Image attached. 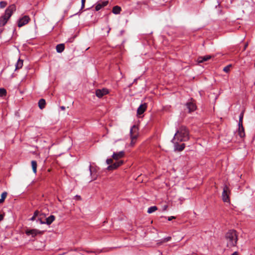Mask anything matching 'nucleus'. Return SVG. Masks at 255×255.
Returning <instances> with one entry per match:
<instances>
[{"instance_id":"nucleus-22","label":"nucleus","mask_w":255,"mask_h":255,"mask_svg":"<svg viewBox=\"0 0 255 255\" xmlns=\"http://www.w3.org/2000/svg\"><path fill=\"white\" fill-rule=\"evenodd\" d=\"M31 166L32 168V170L34 173H36V169H37V162L35 160H32L31 161Z\"/></svg>"},{"instance_id":"nucleus-32","label":"nucleus","mask_w":255,"mask_h":255,"mask_svg":"<svg viewBox=\"0 0 255 255\" xmlns=\"http://www.w3.org/2000/svg\"><path fill=\"white\" fill-rule=\"evenodd\" d=\"M113 162V160L111 158H108L107 160H106V163L107 164H112Z\"/></svg>"},{"instance_id":"nucleus-40","label":"nucleus","mask_w":255,"mask_h":255,"mask_svg":"<svg viewBox=\"0 0 255 255\" xmlns=\"http://www.w3.org/2000/svg\"><path fill=\"white\" fill-rule=\"evenodd\" d=\"M3 29L4 28L2 27H0V34L2 32Z\"/></svg>"},{"instance_id":"nucleus-34","label":"nucleus","mask_w":255,"mask_h":255,"mask_svg":"<svg viewBox=\"0 0 255 255\" xmlns=\"http://www.w3.org/2000/svg\"><path fill=\"white\" fill-rule=\"evenodd\" d=\"M243 117H244V112H242V113H241V114H240V116H239V120H243Z\"/></svg>"},{"instance_id":"nucleus-13","label":"nucleus","mask_w":255,"mask_h":255,"mask_svg":"<svg viewBox=\"0 0 255 255\" xmlns=\"http://www.w3.org/2000/svg\"><path fill=\"white\" fill-rule=\"evenodd\" d=\"M125 155L124 151H121L118 152H114L112 155L113 159L118 160L119 159L123 157Z\"/></svg>"},{"instance_id":"nucleus-36","label":"nucleus","mask_w":255,"mask_h":255,"mask_svg":"<svg viewBox=\"0 0 255 255\" xmlns=\"http://www.w3.org/2000/svg\"><path fill=\"white\" fill-rule=\"evenodd\" d=\"M89 171H90V174L91 175H92V166H91V165L90 164L89 166Z\"/></svg>"},{"instance_id":"nucleus-8","label":"nucleus","mask_w":255,"mask_h":255,"mask_svg":"<svg viewBox=\"0 0 255 255\" xmlns=\"http://www.w3.org/2000/svg\"><path fill=\"white\" fill-rule=\"evenodd\" d=\"M109 91L107 89L103 88L102 89H97L95 91V94L99 98H102L104 95L108 94Z\"/></svg>"},{"instance_id":"nucleus-20","label":"nucleus","mask_w":255,"mask_h":255,"mask_svg":"<svg viewBox=\"0 0 255 255\" xmlns=\"http://www.w3.org/2000/svg\"><path fill=\"white\" fill-rule=\"evenodd\" d=\"M45 100L43 99H41L39 100L38 102V106L40 109H43L44 108L45 106Z\"/></svg>"},{"instance_id":"nucleus-30","label":"nucleus","mask_w":255,"mask_h":255,"mask_svg":"<svg viewBox=\"0 0 255 255\" xmlns=\"http://www.w3.org/2000/svg\"><path fill=\"white\" fill-rule=\"evenodd\" d=\"M238 127H239V128H243V120H239V123H238Z\"/></svg>"},{"instance_id":"nucleus-1","label":"nucleus","mask_w":255,"mask_h":255,"mask_svg":"<svg viewBox=\"0 0 255 255\" xmlns=\"http://www.w3.org/2000/svg\"><path fill=\"white\" fill-rule=\"evenodd\" d=\"M173 138L178 141H186L190 138L189 129L184 126H180L176 129Z\"/></svg>"},{"instance_id":"nucleus-24","label":"nucleus","mask_w":255,"mask_h":255,"mask_svg":"<svg viewBox=\"0 0 255 255\" xmlns=\"http://www.w3.org/2000/svg\"><path fill=\"white\" fill-rule=\"evenodd\" d=\"M157 210V208L155 206H151L149 208H148L147 210V213L149 214H151L154 211H156Z\"/></svg>"},{"instance_id":"nucleus-47","label":"nucleus","mask_w":255,"mask_h":255,"mask_svg":"<svg viewBox=\"0 0 255 255\" xmlns=\"http://www.w3.org/2000/svg\"><path fill=\"white\" fill-rule=\"evenodd\" d=\"M110 30H111V28H110L109 29V30H108V32H109V31H110Z\"/></svg>"},{"instance_id":"nucleus-14","label":"nucleus","mask_w":255,"mask_h":255,"mask_svg":"<svg viewBox=\"0 0 255 255\" xmlns=\"http://www.w3.org/2000/svg\"><path fill=\"white\" fill-rule=\"evenodd\" d=\"M212 56L210 55H206L204 56L199 57L197 60V61L199 63H203L205 61H207L211 58Z\"/></svg>"},{"instance_id":"nucleus-27","label":"nucleus","mask_w":255,"mask_h":255,"mask_svg":"<svg viewBox=\"0 0 255 255\" xmlns=\"http://www.w3.org/2000/svg\"><path fill=\"white\" fill-rule=\"evenodd\" d=\"M232 65L231 64H229L226 67H225L223 69V71L226 73H228L230 70V68L231 67Z\"/></svg>"},{"instance_id":"nucleus-4","label":"nucleus","mask_w":255,"mask_h":255,"mask_svg":"<svg viewBox=\"0 0 255 255\" xmlns=\"http://www.w3.org/2000/svg\"><path fill=\"white\" fill-rule=\"evenodd\" d=\"M171 142L174 144V150L176 151H181L185 147V144L184 143L179 144V141L176 139V138H173L171 140Z\"/></svg>"},{"instance_id":"nucleus-12","label":"nucleus","mask_w":255,"mask_h":255,"mask_svg":"<svg viewBox=\"0 0 255 255\" xmlns=\"http://www.w3.org/2000/svg\"><path fill=\"white\" fill-rule=\"evenodd\" d=\"M186 106L188 110L189 113H191L196 109V105L193 102H188L186 104Z\"/></svg>"},{"instance_id":"nucleus-41","label":"nucleus","mask_w":255,"mask_h":255,"mask_svg":"<svg viewBox=\"0 0 255 255\" xmlns=\"http://www.w3.org/2000/svg\"><path fill=\"white\" fill-rule=\"evenodd\" d=\"M75 198H76V199H81V197H80V196H79V195H76V196H75Z\"/></svg>"},{"instance_id":"nucleus-17","label":"nucleus","mask_w":255,"mask_h":255,"mask_svg":"<svg viewBox=\"0 0 255 255\" xmlns=\"http://www.w3.org/2000/svg\"><path fill=\"white\" fill-rule=\"evenodd\" d=\"M8 19H7L3 16L0 17V27L4 26L7 23Z\"/></svg>"},{"instance_id":"nucleus-43","label":"nucleus","mask_w":255,"mask_h":255,"mask_svg":"<svg viewBox=\"0 0 255 255\" xmlns=\"http://www.w3.org/2000/svg\"><path fill=\"white\" fill-rule=\"evenodd\" d=\"M231 255H238V253L237 252H234Z\"/></svg>"},{"instance_id":"nucleus-7","label":"nucleus","mask_w":255,"mask_h":255,"mask_svg":"<svg viewBox=\"0 0 255 255\" xmlns=\"http://www.w3.org/2000/svg\"><path fill=\"white\" fill-rule=\"evenodd\" d=\"M30 20V18L27 15H24L18 20V26L21 27L27 24Z\"/></svg>"},{"instance_id":"nucleus-37","label":"nucleus","mask_w":255,"mask_h":255,"mask_svg":"<svg viewBox=\"0 0 255 255\" xmlns=\"http://www.w3.org/2000/svg\"><path fill=\"white\" fill-rule=\"evenodd\" d=\"M173 219H175V217H174V216L169 217L168 218V221H171Z\"/></svg>"},{"instance_id":"nucleus-46","label":"nucleus","mask_w":255,"mask_h":255,"mask_svg":"<svg viewBox=\"0 0 255 255\" xmlns=\"http://www.w3.org/2000/svg\"><path fill=\"white\" fill-rule=\"evenodd\" d=\"M248 46V44H246L245 45V47H244V49H246V47H247Z\"/></svg>"},{"instance_id":"nucleus-9","label":"nucleus","mask_w":255,"mask_h":255,"mask_svg":"<svg viewBox=\"0 0 255 255\" xmlns=\"http://www.w3.org/2000/svg\"><path fill=\"white\" fill-rule=\"evenodd\" d=\"M137 130V128L135 125L132 126L130 128V134L131 139V143H132L133 140L136 138L137 135L134 133L136 132Z\"/></svg>"},{"instance_id":"nucleus-25","label":"nucleus","mask_w":255,"mask_h":255,"mask_svg":"<svg viewBox=\"0 0 255 255\" xmlns=\"http://www.w3.org/2000/svg\"><path fill=\"white\" fill-rule=\"evenodd\" d=\"M6 94V91L4 88H0V97H3Z\"/></svg>"},{"instance_id":"nucleus-21","label":"nucleus","mask_w":255,"mask_h":255,"mask_svg":"<svg viewBox=\"0 0 255 255\" xmlns=\"http://www.w3.org/2000/svg\"><path fill=\"white\" fill-rule=\"evenodd\" d=\"M239 135L241 137H243L245 136V133L244 127L238 128Z\"/></svg>"},{"instance_id":"nucleus-16","label":"nucleus","mask_w":255,"mask_h":255,"mask_svg":"<svg viewBox=\"0 0 255 255\" xmlns=\"http://www.w3.org/2000/svg\"><path fill=\"white\" fill-rule=\"evenodd\" d=\"M65 48L64 44H59L56 46V51L58 53H61L62 52Z\"/></svg>"},{"instance_id":"nucleus-2","label":"nucleus","mask_w":255,"mask_h":255,"mask_svg":"<svg viewBox=\"0 0 255 255\" xmlns=\"http://www.w3.org/2000/svg\"><path fill=\"white\" fill-rule=\"evenodd\" d=\"M225 238L228 247L232 248L236 246L238 241V236L235 230H229L226 234Z\"/></svg>"},{"instance_id":"nucleus-19","label":"nucleus","mask_w":255,"mask_h":255,"mask_svg":"<svg viewBox=\"0 0 255 255\" xmlns=\"http://www.w3.org/2000/svg\"><path fill=\"white\" fill-rule=\"evenodd\" d=\"M121 10V7L116 5L113 8L112 12L115 14H118L120 13Z\"/></svg>"},{"instance_id":"nucleus-39","label":"nucleus","mask_w":255,"mask_h":255,"mask_svg":"<svg viewBox=\"0 0 255 255\" xmlns=\"http://www.w3.org/2000/svg\"><path fill=\"white\" fill-rule=\"evenodd\" d=\"M35 218H36L35 217H34V216H32V217L30 219V221H34V220H35Z\"/></svg>"},{"instance_id":"nucleus-26","label":"nucleus","mask_w":255,"mask_h":255,"mask_svg":"<svg viewBox=\"0 0 255 255\" xmlns=\"http://www.w3.org/2000/svg\"><path fill=\"white\" fill-rule=\"evenodd\" d=\"M171 240V237H167L164 238L160 240V243H166L170 241Z\"/></svg>"},{"instance_id":"nucleus-42","label":"nucleus","mask_w":255,"mask_h":255,"mask_svg":"<svg viewBox=\"0 0 255 255\" xmlns=\"http://www.w3.org/2000/svg\"><path fill=\"white\" fill-rule=\"evenodd\" d=\"M60 109L62 110H65V107L64 106H61L60 107Z\"/></svg>"},{"instance_id":"nucleus-45","label":"nucleus","mask_w":255,"mask_h":255,"mask_svg":"<svg viewBox=\"0 0 255 255\" xmlns=\"http://www.w3.org/2000/svg\"><path fill=\"white\" fill-rule=\"evenodd\" d=\"M86 1V0H81V3H85Z\"/></svg>"},{"instance_id":"nucleus-38","label":"nucleus","mask_w":255,"mask_h":255,"mask_svg":"<svg viewBox=\"0 0 255 255\" xmlns=\"http://www.w3.org/2000/svg\"><path fill=\"white\" fill-rule=\"evenodd\" d=\"M3 215L2 214H0V222L3 219Z\"/></svg>"},{"instance_id":"nucleus-44","label":"nucleus","mask_w":255,"mask_h":255,"mask_svg":"<svg viewBox=\"0 0 255 255\" xmlns=\"http://www.w3.org/2000/svg\"><path fill=\"white\" fill-rule=\"evenodd\" d=\"M85 6V3H81V9L83 8Z\"/></svg>"},{"instance_id":"nucleus-33","label":"nucleus","mask_w":255,"mask_h":255,"mask_svg":"<svg viewBox=\"0 0 255 255\" xmlns=\"http://www.w3.org/2000/svg\"><path fill=\"white\" fill-rule=\"evenodd\" d=\"M100 3L102 4L103 7H104L108 4V1H104Z\"/></svg>"},{"instance_id":"nucleus-28","label":"nucleus","mask_w":255,"mask_h":255,"mask_svg":"<svg viewBox=\"0 0 255 255\" xmlns=\"http://www.w3.org/2000/svg\"><path fill=\"white\" fill-rule=\"evenodd\" d=\"M7 5V2L5 1H1L0 2V8H3Z\"/></svg>"},{"instance_id":"nucleus-10","label":"nucleus","mask_w":255,"mask_h":255,"mask_svg":"<svg viewBox=\"0 0 255 255\" xmlns=\"http://www.w3.org/2000/svg\"><path fill=\"white\" fill-rule=\"evenodd\" d=\"M123 163V161L122 160H117L114 163L108 166L107 169L108 170H113L115 169L118 167L120 166Z\"/></svg>"},{"instance_id":"nucleus-5","label":"nucleus","mask_w":255,"mask_h":255,"mask_svg":"<svg viewBox=\"0 0 255 255\" xmlns=\"http://www.w3.org/2000/svg\"><path fill=\"white\" fill-rule=\"evenodd\" d=\"M229 191V187L227 185H225L223 188L222 193V199L225 202H228L229 201L228 192Z\"/></svg>"},{"instance_id":"nucleus-15","label":"nucleus","mask_w":255,"mask_h":255,"mask_svg":"<svg viewBox=\"0 0 255 255\" xmlns=\"http://www.w3.org/2000/svg\"><path fill=\"white\" fill-rule=\"evenodd\" d=\"M55 219L54 215H50L45 219V223L48 225H50Z\"/></svg>"},{"instance_id":"nucleus-11","label":"nucleus","mask_w":255,"mask_h":255,"mask_svg":"<svg viewBox=\"0 0 255 255\" xmlns=\"http://www.w3.org/2000/svg\"><path fill=\"white\" fill-rule=\"evenodd\" d=\"M147 104L146 103H143L142 104H141L139 107L137 108V114L138 115H140L142 114L144 111L146 110L147 108Z\"/></svg>"},{"instance_id":"nucleus-35","label":"nucleus","mask_w":255,"mask_h":255,"mask_svg":"<svg viewBox=\"0 0 255 255\" xmlns=\"http://www.w3.org/2000/svg\"><path fill=\"white\" fill-rule=\"evenodd\" d=\"M38 214H39V212L38 211H35L34 213L33 216L34 217H36L38 215Z\"/></svg>"},{"instance_id":"nucleus-29","label":"nucleus","mask_w":255,"mask_h":255,"mask_svg":"<svg viewBox=\"0 0 255 255\" xmlns=\"http://www.w3.org/2000/svg\"><path fill=\"white\" fill-rule=\"evenodd\" d=\"M102 7H103L102 4L101 3H98L95 7V9L96 11H99Z\"/></svg>"},{"instance_id":"nucleus-48","label":"nucleus","mask_w":255,"mask_h":255,"mask_svg":"<svg viewBox=\"0 0 255 255\" xmlns=\"http://www.w3.org/2000/svg\"><path fill=\"white\" fill-rule=\"evenodd\" d=\"M123 32H124V31H123V30H122V31H121V34H122Z\"/></svg>"},{"instance_id":"nucleus-31","label":"nucleus","mask_w":255,"mask_h":255,"mask_svg":"<svg viewBox=\"0 0 255 255\" xmlns=\"http://www.w3.org/2000/svg\"><path fill=\"white\" fill-rule=\"evenodd\" d=\"M37 222H39L40 224H45V221H42L41 218H38L36 220Z\"/></svg>"},{"instance_id":"nucleus-6","label":"nucleus","mask_w":255,"mask_h":255,"mask_svg":"<svg viewBox=\"0 0 255 255\" xmlns=\"http://www.w3.org/2000/svg\"><path fill=\"white\" fill-rule=\"evenodd\" d=\"M42 233V231H40L37 229H29L26 230L25 231V234L27 236H31L32 237H35L37 235L41 234Z\"/></svg>"},{"instance_id":"nucleus-3","label":"nucleus","mask_w":255,"mask_h":255,"mask_svg":"<svg viewBox=\"0 0 255 255\" xmlns=\"http://www.w3.org/2000/svg\"><path fill=\"white\" fill-rule=\"evenodd\" d=\"M15 10V6L14 4H11L5 9L4 14L2 16L8 20Z\"/></svg>"},{"instance_id":"nucleus-23","label":"nucleus","mask_w":255,"mask_h":255,"mask_svg":"<svg viewBox=\"0 0 255 255\" xmlns=\"http://www.w3.org/2000/svg\"><path fill=\"white\" fill-rule=\"evenodd\" d=\"M7 195V193L5 191L2 193V194H1V198L0 199V204L4 202L5 199Z\"/></svg>"},{"instance_id":"nucleus-18","label":"nucleus","mask_w":255,"mask_h":255,"mask_svg":"<svg viewBox=\"0 0 255 255\" xmlns=\"http://www.w3.org/2000/svg\"><path fill=\"white\" fill-rule=\"evenodd\" d=\"M23 60H21L20 59H19L18 61H17L16 64H15V70H16L17 69H19L21 68H22L23 66Z\"/></svg>"}]
</instances>
